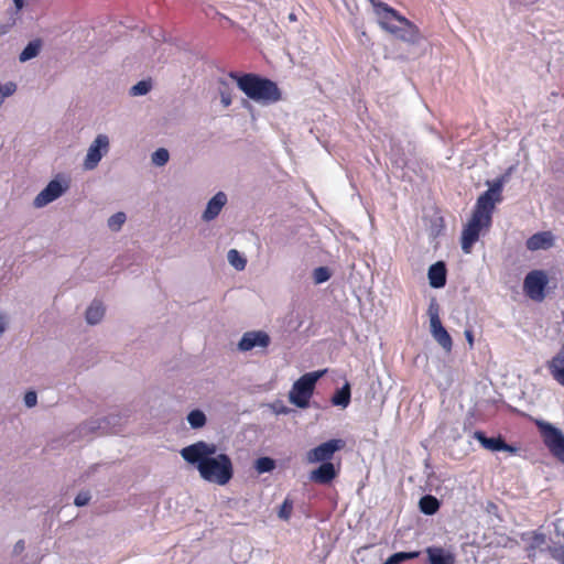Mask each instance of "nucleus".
<instances>
[{"mask_svg": "<svg viewBox=\"0 0 564 564\" xmlns=\"http://www.w3.org/2000/svg\"><path fill=\"white\" fill-rule=\"evenodd\" d=\"M185 462L196 467L205 481L218 486L227 485L234 477L231 458L219 453L216 444L198 441L181 451Z\"/></svg>", "mask_w": 564, "mask_h": 564, "instance_id": "f257e3e1", "label": "nucleus"}, {"mask_svg": "<svg viewBox=\"0 0 564 564\" xmlns=\"http://www.w3.org/2000/svg\"><path fill=\"white\" fill-rule=\"evenodd\" d=\"M501 192L502 184L497 182L477 198L471 216L462 231L460 246L464 253H470L481 231L490 229L496 204L502 200Z\"/></svg>", "mask_w": 564, "mask_h": 564, "instance_id": "f03ea898", "label": "nucleus"}, {"mask_svg": "<svg viewBox=\"0 0 564 564\" xmlns=\"http://www.w3.org/2000/svg\"><path fill=\"white\" fill-rule=\"evenodd\" d=\"M375 7L379 18V24L383 30L405 43H419L421 40V32L413 22L401 15L395 9L384 2H378Z\"/></svg>", "mask_w": 564, "mask_h": 564, "instance_id": "7ed1b4c3", "label": "nucleus"}, {"mask_svg": "<svg viewBox=\"0 0 564 564\" xmlns=\"http://www.w3.org/2000/svg\"><path fill=\"white\" fill-rule=\"evenodd\" d=\"M229 75L237 80L238 87L252 100L275 102L281 98L276 84L268 78L254 74L237 76L235 73H230Z\"/></svg>", "mask_w": 564, "mask_h": 564, "instance_id": "20e7f679", "label": "nucleus"}, {"mask_svg": "<svg viewBox=\"0 0 564 564\" xmlns=\"http://www.w3.org/2000/svg\"><path fill=\"white\" fill-rule=\"evenodd\" d=\"M325 373L323 371L307 372L297 379L290 391V401L299 408H306L313 395L315 384Z\"/></svg>", "mask_w": 564, "mask_h": 564, "instance_id": "39448f33", "label": "nucleus"}, {"mask_svg": "<svg viewBox=\"0 0 564 564\" xmlns=\"http://www.w3.org/2000/svg\"><path fill=\"white\" fill-rule=\"evenodd\" d=\"M544 445L558 462L564 464V433L547 422L536 423Z\"/></svg>", "mask_w": 564, "mask_h": 564, "instance_id": "423d86ee", "label": "nucleus"}, {"mask_svg": "<svg viewBox=\"0 0 564 564\" xmlns=\"http://www.w3.org/2000/svg\"><path fill=\"white\" fill-rule=\"evenodd\" d=\"M69 187V181L61 175L52 180L34 198V206L44 207L62 196Z\"/></svg>", "mask_w": 564, "mask_h": 564, "instance_id": "0eeeda50", "label": "nucleus"}, {"mask_svg": "<svg viewBox=\"0 0 564 564\" xmlns=\"http://www.w3.org/2000/svg\"><path fill=\"white\" fill-rule=\"evenodd\" d=\"M547 276L541 270L529 272L523 282L525 294L533 301L541 302L545 297V288L547 285Z\"/></svg>", "mask_w": 564, "mask_h": 564, "instance_id": "6e6552de", "label": "nucleus"}, {"mask_svg": "<svg viewBox=\"0 0 564 564\" xmlns=\"http://www.w3.org/2000/svg\"><path fill=\"white\" fill-rule=\"evenodd\" d=\"M431 333L434 339L446 350L451 351L453 340L448 332L443 327L438 316V305L432 302L429 307Z\"/></svg>", "mask_w": 564, "mask_h": 564, "instance_id": "1a4fd4ad", "label": "nucleus"}, {"mask_svg": "<svg viewBox=\"0 0 564 564\" xmlns=\"http://www.w3.org/2000/svg\"><path fill=\"white\" fill-rule=\"evenodd\" d=\"M345 442L340 438L329 440L314 447L307 453V460L310 463H326L329 462L337 451L344 448Z\"/></svg>", "mask_w": 564, "mask_h": 564, "instance_id": "9d476101", "label": "nucleus"}, {"mask_svg": "<svg viewBox=\"0 0 564 564\" xmlns=\"http://www.w3.org/2000/svg\"><path fill=\"white\" fill-rule=\"evenodd\" d=\"M109 148L108 137L105 134H99L95 141L90 144L84 165L87 170L95 169L100 162L104 154L107 153Z\"/></svg>", "mask_w": 564, "mask_h": 564, "instance_id": "9b49d317", "label": "nucleus"}, {"mask_svg": "<svg viewBox=\"0 0 564 564\" xmlns=\"http://www.w3.org/2000/svg\"><path fill=\"white\" fill-rule=\"evenodd\" d=\"M270 344V337L265 332H247L241 337L238 347L241 351H249L254 347L267 348Z\"/></svg>", "mask_w": 564, "mask_h": 564, "instance_id": "f8f14e48", "label": "nucleus"}, {"mask_svg": "<svg viewBox=\"0 0 564 564\" xmlns=\"http://www.w3.org/2000/svg\"><path fill=\"white\" fill-rule=\"evenodd\" d=\"M474 438L477 440L481 446L486 449L498 452L505 451L511 454L517 453V448L512 445H509L505 442L501 436L498 437H487L484 432L476 431L474 433Z\"/></svg>", "mask_w": 564, "mask_h": 564, "instance_id": "ddd939ff", "label": "nucleus"}, {"mask_svg": "<svg viewBox=\"0 0 564 564\" xmlns=\"http://www.w3.org/2000/svg\"><path fill=\"white\" fill-rule=\"evenodd\" d=\"M337 476L335 466L330 462L322 463L316 469L311 471L310 479L316 484L327 485Z\"/></svg>", "mask_w": 564, "mask_h": 564, "instance_id": "4468645a", "label": "nucleus"}, {"mask_svg": "<svg viewBox=\"0 0 564 564\" xmlns=\"http://www.w3.org/2000/svg\"><path fill=\"white\" fill-rule=\"evenodd\" d=\"M227 203V196L224 192L215 194L207 203L206 209L203 213V219L210 221L215 219Z\"/></svg>", "mask_w": 564, "mask_h": 564, "instance_id": "2eb2a0df", "label": "nucleus"}, {"mask_svg": "<svg viewBox=\"0 0 564 564\" xmlns=\"http://www.w3.org/2000/svg\"><path fill=\"white\" fill-rule=\"evenodd\" d=\"M546 367L552 378L564 387V346L561 350L546 362Z\"/></svg>", "mask_w": 564, "mask_h": 564, "instance_id": "dca6fc26", "label": "nucleus"}, {"mask_svg": "<svg viewBox=\"0 0 564 564\" xmlns=\"http://www.w3.org/2000/svg\"><path fill=\"white\" fill-rule=\"evenodd\" d=\"M446 265L443 261H437L429 268L427 278L430 285L434 289L443 288L446 284Z\"/></svg>", "mask_w": 564, "mask_h": 564, "instance_id": "f3484780", "label": "nucleus"}, {"mask_svg": "<svg viewBox=\"0 0 564 564\" xmlns=\"http://www.w3.org/2000/svg\"><path fill=\"white\" fill-rule=\"evenodd\" d=\"M430 564H455V556L441 546H429L425 550Z\"/></svg>", "mask_w": 564, "mask_h": 564, "instance_id": "a211bd4d", "label": "nucleus"}, {"mask_svg": "<svg viewBox=\"0 0 564 564\" xmlns=\"http://www.w3.org/2000/svg\"><path fill=\"white\" fill-rule=\"evenodd\" d=\"M525 245L531 251L549 249L553 246V236L550 231L538 232L532 235Z\"/></svg>", "mask_w": 564, "mask_h": 564, "instance_id": "6ab92c4d", "label": "nucleus"}, {"mask_svg": "<svg viewBox=\"0 0 564 564\" xmlns=\"http://www.w3.org/2000/svg\"><path fill=\"white\" fill-rule=\"evenodd\" d=\"M105 315V307L100 302L94 301L86 311V321L90 325L99 323Z\"/></svg>", "mask_w": 564, "mask_h": 564, "instance_id": "aec40b11", "label": "nucleus"}, {"mask_svg": "<svg viewBox=\"0 0 564 564\" xmlns=\"http://www.w3.org/2000/svg\"><path fill=\"white\" fill-rule=\"evenodd\" d=\"M334 405L346 408L350 403V384L346 382L340 389L336 390L332 397Z\"/></svg>", "mask_w": 564, "mask_h": 564, "instance_id": "412c9836", "label": "nucleus"}, {"mask_svg": "<svg viewBox=\"0 0 564 564\" xmlns=\"http://www.w3.org/2000/svg\"><path fill=\"white\" fill-rule=\"evenodd\" d=\"M419 506L423 513L432 516L438 511L440 501L434 496L426 495L420 499Z\"/></svg>", "mask_w": 564, "mask_h": 564, "instance_id": "4be33fe9", "label": "nucleus"}, {"mask_svg": "<svg viewBox=\"0 0 564 564\" xmlns=\"http://www.w3.org/2000/svg\"><path fill=\"white\" fill-rule=\"evenodd\" d=\"M41 45L42 44L40 40L31 41L21 52L19 56L20 62H26L37 56L41 50Z\"/></svg>", "mask_w": 564, "mask_h": 564, "instance_id": "5701e85b", "label": "nucleus"}, {"mask_svg": "<svg viewBox=\"0 0 564 564\" xmlns=\"http://www.w3.org/2000/svg\"><path fill=\"white\" fill-rule=\"evenodd\" d=\"M420 556L419 551L398 552L392 554L383 564H401L404 561L413 560Z\"/></svg>", "mask_w": 564, "mask_h": 564, "instance_id": "b1692460", "label": "nucleus"}, {"mask_svg": "<svg viewBox=\"0 0 564 564\" xmlns=\"http://www.w3.org/2000/svg\"><path fill=\"white\" fill-rule=\"evenodd\" d=\"M229 263L237 270H243L247 264V260L236 249H230L227 254Z\"/></svg>", "mask_w": 564, "mask_h": 564, "instance_id": "393cba45", "label": "nucleus"}, {"mask_svg": "<svg viewBox=\"0 0 564 564\" xmlns=\"http://www.w3.org/2000/svg\"><path fill=\"white\" fill-rule=\"evenodd\" d=\"M187 420L193 429L203 427L206 423V416L200 410L191 411Z\"/></svg>", "mask_w": 564, "mask_h": 564, "instance_id": "a878e982", "label": "nucleus"}, {"mask_svg": "<svg viewBox=\"0 0 564 564\" xmlns=\"http://www.w3.org/2000/svg\"><path fill=\"white\" fill-rule=\"evenodd\" d=\"M274 468L275 462L270 457H260L256 460V469L259 474L269 473Z\"/></svg>", "mask_w": 564, "mask_h": 564, "instance_id": "bb28decb", "label": "nucleus"}, {"mask_svg": "<svg viewBox=\"0 0 564 564\" xmlns=\"http://www.w3.org/2000/svg\"><path fill=\"white\" fill-rule=\"evenodd\" d=\"M152 88L151 80H140L130 88L131 96H142L148 94Z\"/></svg>", "mask_w": 564, "mask_h": 564, "instance_id": "cd10ccee", "label": "nucleus"}, {"mask_svg": "<svg viewBox=\"0 0 564 564\" xmlns=\"http://www.w3.org/2000/svg\"><path fill=\"white\" fill-rule=\"evenodd\" d=\"M126 223V214L122 212H118L115 215H112L108 219V227L112 231H118L121 229L122 225Z\"/></svg>", "mask_w": 564, "mask_h": 564, "instance_id": "c85d7f7f", "label": "nucleus"}, {"mask_svg": "<svg viewBox=\"0 0 564 564\" xmlns=\"http://www.w3.org/2000/svg\"><path fill=\"white\" fill-rule=\"evenodd\" d=\"M169 158V151L164 148H160L152 154V163L158 166H163L167 163Z\"/></svg>", "mask_w": 564, "mask_h": 564, "instance_id": "c756f323", "label": "nucleus"}, {"mask_svg": "<svg viewBox=\"0 0 564 564\" xmlns=\"http://www.w3.org/2000/svg\"><path fill=\"white\" fill-rule=\"evenodd\" d=\"M293 511V501L286 498L279 509V518L283 520H289Z\"/></svg>", "mask_w": 564, "mask_h": 564, "instance_id": "7c9ffc66", "label": "nucleus"}, {"mask_svg": "<svg viewBox=\"0 0 564 564\" xmlns=\"http://www.w3.org/2000/svg\"><path fill=\"white\" fill-rule=\"evenodd\" d=\"M15 90H17V85L12 82H9L4 85L0 84V106L2 105L4 99L7 97L13 95Z\"/></svg>", "mask_w": 564, "mask_h": 564, "instance_id": "2f4dec72", "label": "nucleus"}, {"mask_svg": "<svg viewBox=\"0 0 564 564\" xmlns=\"http://www.w3.org/2000/svg\"><path fill=\"white\" fill-rule=\"evenodd\" d=\"M549 554L560 564H564V545H553L547 549Z\"/></svg>", "mask_w": 564, "mask_h": 564, "instance_id": "473e14b6", "label": "nucleus"}, {"mask_svg": "<svg viewBox=\"0 0 564 564\" xmlns=\"http://www.w3.org/2000/svg\"><path fill=\"white\" fill-rule=\"evenodd\" d=\"M314 278L317 283H323L330 278V273L327 268L319 267L314 271Z\"/></svg>", "mask_w": 564, "mask_h": 564, "instance_id": "72a5a7b5", "label": "nucleus"}, {"mask_svg": "<svg viewBox=\"0 0 564 564\" xmlns=\"http://www.w3.org/2000/svg\"><path fill=\"white\" fill-rule=\"evenodd\" d=\"M90 500V495L89 492L87 491H82L79 492L76 498H75V505L78 506V507H83V506H86L88 505Z\"/></svg>", "mask_w": 564, "mask_h": 564, "instance_id": "f704fd0d", "label": "nucleus"}, {"mask_svg": "<svg viewBox=\"0 0 564 564\" xmlns=\"http://www.w3.org/2000/svg\"><path fill=\"white\" fill-rule=\"evenodd\" d=\"M37 397L34 391H28L24 395V403L28 408H32L36 404Z\"/></svg>", "mask_w": 564, "mask_h": 564, "instance_id": "c9c22d12", "label": "nucleus"}, {"mask_svg": "<svg viewBox=\"0 0 564 564\" xmlns=\"http://www.w3.org/2000/svg\"><path fill=\"white\" fill-rule=\"evenodd\" d=\"M220 95H221V102L224 104L225 107H228L231 104L230 93L221 90Z\"/></svg>", "mask_w": 564, "mask_h": 564, "instance_id": "e433bc0d", "label": "nucleus"}, {"mask_svg": "<svg viewBox=\"0 0 564 564\" xmlns=\"http://www.w3.org/2000/svg\"><path fill=\"white\" fill-rule=\"evenodd\" d=\"M24 541L23 540H19L15 544H14V547H13V553L14 554H20L24 551Z\"/></svg>", "mask_w": 564, "mask_h": 564, "instance_id": "4c0bfd02", "label": "nucleus"}, {"mask_svg": "<svg viewBox=\"0 0 564 564\" xmlns=\"http://www.w3.org/2000/svg\"><path fill=\"white\" fill-rule=\"evenodd\" d=\"M465 337H466L469 346L473 347V345H474V335H473V332L470 329L465 330Z\"/></svg>", "mask_w": 564, "mask_h": 564, "instance_id": "58836bf2", "label": "nucleus"}, {"mask_svg": "<svg viewBox=\"0 0 564 564\" xmlns=\"http://www.w3.org/2000/svg\"><path fill=\"white\" fill-rule=\"evenodd\" d=\"M17 10H21L24 7V0H13Z\"/></svg>", "mask_w": 564, "mask_h": 564, "instance_id": "ea45409f", "label": "nucleus"}, {"mask_svg": "<svg viewBox=\"0 0 564 564\" xmlns=\"http://www.w3.org/2000/svg\"><path fill=\"white\" fill-rule=\"evenodd\" d=\"M534 541L538 543V544H541L544 542V535L539 533V534H535L534 535Z\"/></svg>", "mask_w": 564, "mask_h": 564, "instance_id": "a19ab883", "label": "nucleus"}, {"mask_svg": "<svg viewBox=\"0 0 564 564\" xmlns=\"http://www.w3.org/2000/svg\"><path fill=\"white\" fill-rule=\"evenodd\" d=\"M289 20H290V21H296V15H295V13H290V14H289Z\"/></svg>", "mask_w": 564, "mask_h": 564, "instance_id": "79ce46f5", "label": "nucleus"}, {"mask_svg": "<svg viewBox=\"0 0 564 564\" xmlns=\"http://www.w3.org/2000/svg\"><path fill=\"white\" fill-rule=\"evenodd\" d=\"M4 332V325L0 322V336L3 334Z\"/></svg>", "mask_w": 564, "mask_h": 564, "instance_id": "37998d69", "label": "nucleus"}]
</instances>
